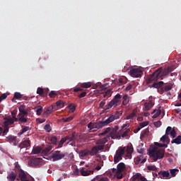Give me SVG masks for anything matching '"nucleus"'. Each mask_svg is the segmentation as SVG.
I'll list each match as a JSON object with an SVG mask.
<instances>
[{"label":"nucleus","mask_w":181,"mask_h":181,"mask_svg":"<svg viewBox=\"0 0 181 181\" xmlns=\"http://www.w3.org/2000/svg\"><path fill=\"white\" fill-rule=\"evenodd\" d=\"M126 151V158H131L132 157V152H134V147L132 144H129L127 146V149L125 147H119L115 153L114 157V162L115 163H118L119 160H122V155L125 153Z\"/></svg>","instance_id":"1"},{"label":"nucleus","mask_w":181,"mask_h":181,"mask_svg":"<svg viewBox=\"0 0 181 181\" xmlns=\"http://www.w3.org/2000/svg\"><path fill=\"white\" fill-rule=\"evenodd\" d=\"M115 119H117V116H115L114 115H110V117L103 122L95 123L90 122L88 124V128H89L90 131H97V129H100L103 128V127L107 126V124H111V122H113V121Z\"/></svg>","instance_id":"2"},{"label":"nucleus","mask_w":181,"mask_h":181,"mask_svg":"<svg viewBox=\"0 0 181 181\" xmlns=\"http://www.w3.org/2000/svg\"><path fill=\"white\" fill-rule=\"evenodd\" d=\"M148 153L154 162L165 158V149L158 148L156 146H151L148 149Z\"/></svg>","instance_id":"3"},{"label":"nucleus","mask_w":181,"mask_h":181,"mask_svg":"<svg viewBox=\"0 0 181 181\" xmlns=\"http://www.w3.org/2000/svg\"><path fill=\"white\" fill-rule=\"evenodd\" d=\"M108 141H110V136H105V138L97 140L95 142L96 146L92 147V153L97 155L98 152L104 151L105 144H107Z\"/></svg>","instance_id":"4"},{"label":"nucleus","mask_w":181,"mask_h":181,"mask_svg":"<svg viewBox=\"0 0 181 181\" xmlns=\"http://www.w3.org/2000/svg\"><path fill=\"white\" fill-rule=\"evenodd\" d=\"M121 98H122V95L117 93L115 98L106 105V108L103 110V112H107L108 110L112 108V107L115 108V107L119 105V104H121Z\"/></svg>","instance_id":"5"},{"label":"nucleus","mask_w":181,"mask_h":181,"mask_svg":"<svg viewBox=\"0 0 181 181\" xmlns=\"http://www.w3.org/2000/svg\"><path fill=\"white\" fill-rule=\"evenodd\" d=\"M109 133V138H112V139H119L121 138V136L117 133V130L114 129H111L110 127L107 128L103 133L100 134V136L106 135V134Z\"/></svg>","instance_id":"6"},{"label":"nucleus","mask_w":181,"mask_h":181,"mask_svg":"<svg viewBox=\"0 0 181 181\" xmlns=\"http://www.w3.org/2000/svg\"><path fill=\"white\" fill-rule=\"evenodd\" d=\"M66 155H67V153H62L60 151H55L52 155V159L53 162L61 160V159H64Z\"/></svg>","instance_id":"7"},{"label":"nucleus","mask_w":181,"mask_h":181,"mask_svg":"<svg viewBox=\"0 0 181 181\" xmlns=\"http://www.w3.org/2000/svg\"><path fill=\"white\" fill-rule=\"evenodd\" d=\"M56 110V105H52L47 108L45 109V110L43 112L42 116L43 118H47L53 111Z\"/></svg>","instance_id":"8"},{"label":"nucleus","mask_w":181,"mask_h":181,"mask_svg":"<svg viewBox=\"0 0 181 181\" xmlns=\"http://www.w3.org/2000/svg\"><path fill=\"white\" fill-rule=\"evenodd\" d=\"M130 76L132 77H136V78H139L142 76V71L139 69H132L129 71Z\"/></svg>","instance_id":"9"},{"label":"nucleus","mask_w":181,"mask_h":181,"mask_svg":"<svg viewBox=\"0 0 181 181\" xmlns=\"http://www.w3.org/2000/svg\"><path fill=\"white\" fill-rule=\"evenodd\" d=\"M88 155H90V156H94L96 154L95 153L93 154V148H91L90 151L88 150V149L82 150L79 153V156H81V158H84L86 156H88Z\"/></svg>","instance_id":"10"},{"label":"nucleus","mask_w":181,"mask_h":181,"mask_svg":"<svg viewBox=\"0 0 181 181\" xmlns=\"http://www.w3.org/2000/svg\"><path fill=\"white\" fill-rule=\"evenodd\" d=\"M160 78V75L159 74V70H156L148 78V81L151 83V81H158Z\"/></svg>","instance_id":"11"},{"label":"nucleus","mask_w":181,"mask_h":181,"mask_svg":"<svg viewBox=\"0 0 181 181\" xmlns=\"http://www.w3.org/2000/svg\"><path fill=\"white\" fill-rule=\"evenodd\" d=\"M39 163H40V158H31L28 161L29 166H32V167L37 166V165H39Z\"/></svg>","instance_id":"12"},{"label":"nucleus","mask_w":181,"mask_h":181,"mask_svg":"<svg viewBox=\"0 0 181 181\" xmlns=\"http://www.w3.org/2000/svg\"><path fill=\"white\" fill-rule=\"evenodd\" d=\"M20 114L19 115H28V109H26V105H21L18 107Z\"/></svg>","instance_id":"13"},{"label":"nucleus","mask_w":181,"mask_h":181,"mask_svg":"<svg viewBox=\"0 0 181 181\" xmlns=\"http://www.w3.org/2000/svg\"><path fill=\"white\" fill-rule=\"evenodd\" d=\"M159 74H160V77L161 78V80L163 79V77H165V76H168V74H169V69H162V68H159Z\"/></svg>","instance_id":"14"},{"label":"nucleus","mask_w":181,"mask_h":181,"mask_svg":"<svg viewBox=\"0 0 181 181\" xmlns=\"http://www.w3.org/2000/svg\"><path fill=\"white\" fill-rule=\"evenodd\" d=\"M170 143V139L166 140V144H160L158 142H154V146H156V148H168V145Z\"/></svg>","instance_id":"15"},{"label":"nucleus","mask_w":181,"mask_h":181,"mask_svg":"<svg viewBox=\"0 0 181 181\" xmlns=\"http://www.w3.org/2000/svg\"><path fill=\"white\" fill-rule=\"evenodd\" d=\"M18 177L21 181H29V180H28V175H26V173L23 170H20Z\"/></svg>","instance_id":"16"},{"label":"nucleus","mask_w":181,"mask_h":181,"mask_svg":"<svg viewBox=\"0 0 181 181\" xmlns=\"http://www.w3.org/2000/svg\"><path fill=\"white\" fill-rule=\"evenodd\" d=\"M29 146H30V140H29V139L22 141L18 145V148H21V149H22L23 148H29Z\"/></svg>","instance_id":"17"},{"label":"nucleus","mask_w":181,"mask_h":181,"mask_svg":"<svg viewBox=\"0 0 181 181\" xmlns=\"http://www.w3.org/2000/svg\"><path fill=\"white\" fill-rule=\"evenodd\" d=\"M169 171L160 170L158 172V179H163L165 177H169L170 176Z\"/></svg>","instance_id":"18"},{"label":"nucleus","mask_w":181,"mask_h":181,"mask_svg":"<svg viewBox=\"0 0 181 181\" xmlns=\"http://www.w3.org/2000/svg\"><path fill=\"white\" fill-rule=\"evenodd\" d=\"M5 121L4 122V127H9V125H13L14 120L12 117H6L4 118Z\"/></svg>","instance_id":"19"},{"label":"nucleus","mask_w":181,"mask_h":181,"mask_svg":"<svg viewBox=\"0 0 181 181\" xmlns=\"http://www.w3.org/2000/svg\"><path fill=\"white\" fill-rule=\"evenodd\" d=\"M112 173H115V176L117 179H121L122 177V171H119L117 168L112 169Z\"/></svg>","instance_id":"20"},{"label":"nucleus","mask_w":181,"mask_h":181,"mask_svg":"<svg viewBox=\"0 0 181 181\" xmlns=\"http://www.w3.org/2000/svg\"><path fill=\"white\" fill-rule=\"evenodd\" d=\"M21 127H22L21 131L19 133H18V136H21V135H23L25 132H28V131H30V129H32V128L28 126H21Z\"/></svg>","instance_id":"21"},{"label":"nucleus","mask_w":181,"mask_h":181,"mask_svg":"<svg viewBox=\"0 0 181 181\" xmlns=\"http://www.w3.org/2000/svg\"><path fill=\"white\" fill-rule=\"evenodd\" d=\"M16 180V173L14 172H11L7 175V180L8 181H14Z\"/></svg>","instance_id":"22"},{"label":"nucleus","mask_w":181,"mask_h":181,"mask_svg":"<svg viewBox=\"0 0 181 181\" xmlns=\"http://www.w3.org/2000/svg\"><path fill=\"white\" fill-rule=\"evenodd\" d=\"M80 173L81 174V176H88L91 173H93L92 170H84V168H82L80 169Z\"/></svg>","instance_id":"23"},{"label":"nucleus","mask_w":181,"mask_h":181,"mask_svg":"<svg viewBox=\"0 0 181 181\" xmlns=\"http://www.w3.org/2000/svg\"><path fill=\"white\" fill-rule=\"evenodd\" d=\"M144 107H145V111H149L152 107H153V103H152L151 101L148 103H144Z\"/></svg>","instance_id":"24"},{"label":"nucleus","mask_w":181,"mask_h":181,"mask_svg":"<svg viewBox=\"0 0 181 181\" xmlns=\"http://www.w3.org/2000/svg\"><path fill=\"white\" fill-rule=\"evenodd\" d=\"M125 169V163H119L117 166V170L119 172H123Z\"/></svg>","instance_id":"25"},{"label":"nucleus","mask_w":181,"mask_h":181,"mask_svg":"<svg viewBox=\"0 0 181 181\" xmlns=\"http://www.w3.org/2000/svg\"><path fill=\"white\" fill-rule=\"evenodd\" d=\"M92 86H93V83L86 82V83H81L80 87H81V88H90V87H91Z\"/></svg>","instance_id":"26"},{"label":"nucleus","mask_w":181,"mask_h":181,"mask_svg":"<svg viewBox=\"0 0 181 181\" xmlns=\"http://www.w3.org/2000/svg\"><path fill=\"white\" fill-rule=\"evenodd\" d=\"M171 144H176L177 145H180L181 144V136H177L175 139L171 141Z\"/></svg>","instance_id":"27"},{"label":"nucleus","mask_w":181,"mask_h":181,"mask_svg":"<svg viewBox=\"0 0 181 181\" xmlns=\"http://www.w3.org/2000/svg\"><path fill=\"white\" fill-rule=\"evenodd\" d=\"M128 103H129V97L128 95H125L123 96L122 105H127Z\"/></svg>","instance_id":"28"},{"label":"nucleus","mask_w":181,"mask_h":181,"mask_svg":"<svg viewBox=\"0 0 181 181\" xmlns=\"http://www.w3.org/2000/svg\"><path fill=\"white\" fill-rule=\"evenodd\" d=\"M162 86H163V81H159L153 83L152 87L159 89L160 87H162Z\"/></svg>","instance_id":"29"},{"label":"nucleus","mask_w":181,"mask_h":181,"mask_svg":"<svg viewBox=\"0 0 181 181\" xmlns=\"http://www.w3.org/2000/svg\"><path fill=\"white\" fill-rule=\"evenodd\" d=\"M136 115V110L134 109L132 112L127 116V119H132Z\"/></svg>","instance_id":"30"},{"label":"nucleus","mask_w":181,"mask_h":181,"mask_svg":"<svg viewBox=\"0 0 181 181\" xmlns=\"http://www.w3.org/2000/svg\"><path fill=\"white\" fill-rule=\"evenodd\" d=\"M40 152H42V148H40V147H34L33 148L32 153L33 155H37V153H40Z\"/></svg>","instance_id":"31"},{"label":"nucleus","mask_w":181,"mask_h":181,"mask_svg":"<svg viewBox=\"0 0 181 181\" xmlns=\"http://www.w3.org/2000/svg\"><path fill=\"white\" fill-rule=\"evenodd\" d=\"M35 112L37 114V115H42V112L43 111V107L42 106H37L36 108H35Z\"/></svg>","instance_id":"32"},{"label":"nucleus","mask_w":181,"mask_h":181,"mask_svg":"<svg viewBox=\"0 0 181 181\" xmlns=\"http://www.w3.org/2000/svg\"><path fill=\"white\" fill-rule=\"evenodd\" d=\"M110 181V179L107 177H96L95 181Z\"/></svg>","instance_id":"33"},{"label":"nucleus","mask_w":181,"mask_h":181,"mask_svg":"<svg viewBox=\"0 0 181 181\" xmlns=\"http://www.w3.org/2000/svg\"><path fill=\"white\" fill-rule=\"evenodd\" d=\"M151 114H154V115H153V118H158V117H159V115H160V110L158 111V110H154L151 112Z\"/></svg>","instance_id":"34"},{"label":"nucleus","mask_w":181,"mask_h":181,"mask_svg":"<svg viewBox=\"0 0 181 181\" xmlns=\"http://www.w3.org/2000/svg\"><path fill=\"white\" fill-rule=\"evenodd\" d=\"M68 107L69 108V112H74V111H76V106L73 103H70Z\"/></svg>","instance_id":"35"},{"label":"nucleus","mask_w":181,"mask_h":181,"mask_svg":"<svg viewBox=\"0 0 181 181\" xmlns=\"http://www.w3.org/2000/svg\"><path fill=\"white\" fill-rule=\"evenodd\" d=\"M67 141V138H62L58 144V148H62L63 146V144Z\"/></svg>","instance_id":"36"},{"label":"nucleus","mask_w":181,"mask_h":181,"mask_svg":"<svg viewBox=\"0 0 181 181\" xmlns=\"http://www.w3.org/2000/svg\"><path fill=\"white\" fill-rule=\"evenodd\" d=\"M176 172H179V170L176 168L170 170V173L173 177H175V176H176Z\"/></svg>","instance_id":"37"},{"label":"nucleus","mask_w":181,"mask_h":181,"mask_svg":"<svg viewBox=\"0 0 181 181\" xmlns=\"http://www.w3.org/2000/svg\"><path fill=\"white\" fill-rule=\"evenodd\" d=\"M20 122H28V119L25 117V115H21L20 117H18Z\"/></svg>","instance_id":"38"},{"label":"nucleus","mask_w":181,"mask_h":181,"mask_svg":"<svg viewBox=\"0 0 181 181\" xmlns=\"http://www.w3.org/2000/svg\"><path fill=\"white\" fill-rule=\"evenodd\" d=\"M112 90L111 89H108L104 94H103V97L104 98H105L106 97H111V93H112Z\"/></svg>","instance_id":"39"},{"label":"nucleus","mask_w":181,"mask_h":181,"mask_svg":"<svg viewBox=\"0 0 181 181\" xmlns=\"http://www.w3.org/2000/svg\"><path fill=\"white\" fill-rule=\"evenodd\" d=\"M74 117L73 116H70L69 117H63L62 119V121H64V122H70V121H71Z\"/></svg>","instance_id":"40"},{"label":"nucleus","mask_w":181,"mask_h":181,"mask_svg":"<svg viewBox=\"0 0 181 181\" xmlns=\"http://www.w3.org/2000/svg\"><path fill=\"white\" fill-rule=\"evenodd\" d=\"M147 169L148 170H153L156 172L158 170V168H156V166L152 165L147 166Z\"/></svg>","instance_id":"41"},{"label":"nucleus","mask_w":181,"mask_h":181,"mask_svg":"<svg viewBox=\"0 0 181 181\" xmlns=\"http://www.w3.org/2000/svg\"><path fill=\"white\" fill-rule=\"evenodd\" d=\"M43 88H37V94H39V95H41V97H43Z\"/></svg>","instance_id":"42"},{"label":"nucleus","mask_w":181,"mask_h":181,"mask_svg":"<svg viewBox=\"0 0 181 181\" xmlns=\"http://www.w3.org/2000/svg\"><path fill=\"white\" fill-rule=\"evenodd\" d=\"M149 124V122H143L139 123V127H140L141 129L145 128V127L148 126Z\"/></svg>","instance_id":"43"},{"label":"nucleus","mask_w":181,"mask_h":181,"mask_svg":"<svg viewBox=\"0 0 181 181\" xmlns=\"http://www.w3.org/2000/svg\"><path fill=\"white\" fill-rule=\"evenodd\" d=\"M168 139H169V136L165 134L160 138V140L161 141V142H165L166 144V141H168Z\"/></svg>","instance_id":"44"},{"label":"nucleus","mask_w":181,"mask_h":181,"mask_svg":"<svg viewBox=\"0 0 181 181\" xmlns=\"http://www.w3.org/2000/svg\"><path fill=\"white\" fill-rule=\"evenodd\" d=\"M14 98H16V100H19L20 98H22V94H21V93L19 92H16L14 93Z\"/></svg>","instance_id":"45"},{"label":"nucleus","mask_w":181,"mask_h":181,"mask_svg":"<svg viewBox=\"0 0 181 181\" xmlns=\"http://www.w3.org/2000/svg\"><path fill=\"white\" fill-rule=\"evenodd\" d=\"M48 95L50 97V98H54L56 95H57V93H56L54 90H52Z\"/></svg>","instance_id":"46"},{"label":"nucleus","mask_w":181,"mask_h":181,"mask_svg":"<svg viewBox=\"0 0 181 181\" xmlns=\"http://www.w3.org/2000/svg\"><path fill=\"white\" fill-rule=\"evenodd\" d=\"M8 132H9V127H4V130L3 131L2 136H5V135H6Z\"/></svg>","instance_id":"47"},{"label":"nucleus","mask_w":181,"mask_h":181,"mask_svg":"<svg viewBox=\"0 0 181 181\" xmlns=\"http://www.w3.org/2000/svg\"><path fill=\"white\" fill-rule=\"evenodd\" d=\"M44 129L47 131V132H50L52 131V127H50V124H46L44 127Z\"/></svg>","instance_id":"48"},{"label":"nucleus","mask_w":181,"mask_h":181,"mask_svg":"<svg viewBox=\"0 0 181 181\" xmlns=\"http://www.w3.org/2000/svg\"><path fill=\"white\" fill-rule=\"evenodd\" d=\"M172 127H168L166 130H165V135L168 136L170 135V132H172Z\"/></svg>","instance_id":"49"},{"label":"nucleus","mask_w":181,"mask_h":181,"mask_svg":"<svg viewBox=\"0 0 181 181\" xmlns=\"http://www.w3.org/2000/svg\"><path fill=\"white\" fill-rule=\"evenodd\" d=\"M170 135L172 136V138H176V130L173 129L172 131L170 132Z\"/></svg>","instance_id":"50"},{"label":"nucleus","mask_w":181,"mask_h":181,"mask_svg":"<svg viewBox=\"0 0 181 181\" xmlns=\"http://www.w3.org/2000/svg\"><path fill=\"white\" fill-rule=\"evenodd\" d=\"M50 141H51L52 144H56L57 143V137L52 136L50 138Z\"/></svg>","instance_id":"51"},{"label":"nucleus","mask_w":181,"mask_h":181,"mask_svg":"<svg viewBox=\"0 0 181 181\" xmlns=\"http://www.w3.org/2000/svg\"><path fill=\"white\" fill-rule=\"evenodd\" d=\"M142 160V158L141 157H136L134 158V163L136 165H139V163L141 162V160Z\"/></svg>","instance_id":"52"},{"label":"nucleus","mask_w":181,"mask_h":181,"mask_svg":"<svg viewBox=\"0 0 181 181\" xmlns=\"http://www.w3.org/2000/svg\"><path fill=\"white\" fill-rule=\"evenodd\" d=\"M173 86L172 85H167L164 87V90L165 91H170V90H172Z\"/></svg>","instance_id":"53"},{"label":"nucleus","mask_w":181,"mask_h":181,"mask_svg":"<svg viewBox=\"0 0 181 181\" xmlns=\"http://www.w3.org/2000/svg\"><path fill=\"white\" fill-rule=\"evenodd\" d=\"M154 125L156 128H159L161 125H162V122H160V120L154 122Z\"/></svg>","instance_id":"54"},{"label":"nucleus","mask_w":181,"mask_h":181,"mask_svg":"<svg viewBox=\"0 0 181 181\" xmlns=\"http://www.w3.org/2000/svg\"><path fill=\"white\" fill-rule=\"evenodd\" d=\"M62 105H63V101L62 100L57 101L55 103V108L56 107H62Z\"/></svg>","instance_id":"55"},{"label":"nucleus","mask_w":181,"mask_h":181,"mask_svg":"<svg viewBox=\"0 0 181 181\" xmlns=\"http://www.w3.org/2000/svg\"><path fill=\"white\" fill-rule=\"evenodd\" d=\"M43 90H44V92H43V97H47V94H48V93H49V88H43Z\"/></svg>","instance_id":"56"},{"label":"nucleus","mask_w":181,"mask_h":181,"mask_svg":"<svg viewBox=\"0 0 181 181\" xmlns=\"http://www.w3.org/2000/svg\"><path fill=\"white\" fill-rule=\"evenodd\" d=\"M87 95V92H82L81 94L78 95V98H83Z\"/></svg>","instance_id":"57"},{"label":"nucleus","mask_w":181,"mask_h":181,"mask_svg":"<svg viewBox=\"0 0 181 181\" xmlns=\"http://www.w3.org/2000/svg\"><path fill=\"white\" fill-rule=\"evenodd\" d=\"M129 133V129H127L126 131L124 132V133L122 134V138H125L127 135Z\"/></svg>","instance_id":"58"},{"label":"nucleus","mask_w":181,"mask_h":181,"mask_svg":"<svg viewBox=\"0 0 181 181\" xmlns=\"http://www.w3.org/2000/svg\"><path fill=\"white\" fill-rule=\"evenodd\" d=\"M7 97H8V95H6V93H3L0 96V98L1 99V101H4V100H6Z\"/></svg>","instance_id":"59"},{"label":"nucleus","mask_w":181,"mask_h":181,"mask_svg":"<svg viewBox=\"0 0 181 181\" xmlns=\"http://www.w3.org/2000/svg\"><path fill=\"white\" fill-rule=\"evenodd\" d=\"M74 93H78V91H83V88L81 86L80 88H75L74 89Z\"/></svg>","instance_id":"60"},{"label":"nucleus","mask_w":181,"mask_h":181,"mask_svg":"<svg viewBox=\"0 0 181 181\" xmlns=\"http://www.w3.org/2000/svg\"><path fill=\"white\" fill-rule=\"evenodd\" d=\"M158 91L160 94H163L165 91V88H162V87L158 88Z\"/></svg>","instance_id":"61"},{"label":"nucleus","mask_w":181,"mask_h":181,"mask_svg":"<svg viewBox=\"0 0 181 181\" xmlns=\"http://www.w3.org/2000/svg\"><path fill=\"white\" fill-rule=\"evenodd\" d=\"M37 121L40 124H43V122H46V119H40V118H38V119H37Z\"/></svg>","instance_id":"62"},{"label":"nucleus","mask_w":181,"mask_h":181,"mask_svg":"<svg viewBox=\"0 0 181 181\" xmlns=\"http://www.w3.org/2000/svg\"><path fill=\"white\" fill-rule=\"evenodd\" d=\"M18 114V110H13L12 112H11V115L12 117H16V115Z\"/></svg>","instance_id":"63"},{"label":"nucleus","mask_w":181,"mask_h":181,"mask_svg":"<svg viewBox=\"0 0 181 181\" xmlns=\"http://www.w3.org/2000/svg\"><path fill=\"white\" fill-rule=\"evenodd\" d=\"M104 105H105V100H103L100 103V107L103 108Z\"/></svg>","instance_id":"64"}]
</instances>
